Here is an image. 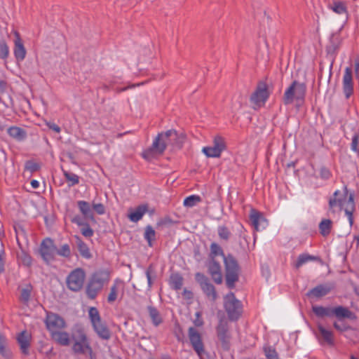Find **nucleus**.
<instances>
[{
    "mask_svg": "<svg viewBox=\"0 0 359 359\" xmlns=\"http://www.w3.org/2000/svg\"><path fill=\"white\" fill-rule=\"evenodd\" d=\"M217 256L223 258L225 267V283L229 289H233L239 280L241 268L236 258L231 254L224 255L222 248L216 243L210 245V259H217Z\"/></svg>",
    "mask_w": 359,
    "mask_h": 359,
    "instance_id": "nucleus-1",
    "label": "nucleus"
},
{
    "mask_svg": "<svg viewBox=\"0 0 359 359\" xmlns=\"http://www.w3.org/2000/svg\"><path fill=\"white\" fill-rule=\"evenodd\" d=\"M187 139L184 133H180L176 130L171 129L164 133H160L153 142V148L158 151L159 154H163L168 146L173 149H180Z\"/></svg>",
    "mask_w": 359,
    "mask_h": 359,
    "instance_id": "nucleus-2",
    "label": "nucleus"
},
{
    "mask_svg": "<svg viewBox=\"0 0 359 359\" xmlns=\"http://www.w3.org/2000/svg\"><path fill=\"white\" fill-rule=\"evenodd\" d=\"M306 91V86L304 83L294 81L283 96V104L288 105L295 102L297 107L301 106L304 103Z\"/></svg>",
    "mask_w": 359,
    "mask_h": 359,
    "instance_id": "nucleus-3",
    "label": "nucleus"
},
{
    "mask_svg": "<svg viewBox=\"0 0 359 359\" xmlns=\"http://www.w3.org/2000/svg\"><path fill=\"white\" fill-rule=\"evenodd\" d=\"M88 316L93 328L100 338L108 340L111 337V332L105 323L102 322L100 313L96 307H90Z\"/></svg>",
    "mask_w": 359,
    "mask_h": 359,
    "instance_id": "nucleus-4",
    "label": "nucleus"
},
{
    "mask_svg": "<svg viewBox=\"0 0 359 359\" xmlns=\"http://www.w3.org/2000/svg\"><path fill=\"white\" fill-rule=\"evenodd\" d=\"M224 307L230 320H237L242 315L243 306L233 292H230L224 297Z\"/></svg>",
    "mask_w": 359,
    "mask_h": 359,
    "instance_id": "nucleus-5",
    "label": "nucleus"
},
{
    "mask_svg": "<svg viewBox=\"0 0 359 359\" xmlns=\"http://www.w3.org/2000/svg\"><path fill=\"white\" fill-rule=\"evenodd\" d=\"M217 337L221 347L224 351H229L231 346V335L229 331L228 321L221 318L216 327Z\"/></svg>",
    "mask_w": 359,
    "mask_h": 359,
    "instance_id": "nucleus-6",
    "label": "nucleus"
},
{
    "mask_svg": "<svg viewBox=\"0 0 359 359\" xmlns=\"http://www.w3.org/2000/svg\"><path fill=\"white\" fill-rule=\"evenodd\" d=\"M44 323L50 334L66 327L64 318L58 314L52 312H47Z\"/></svg>",
    "mask_w": 359,
    "mask_h": 359,
    "instance_id": "nucleus-7",
    "label": "nucleus"
},
{
    "mask_svg": "<svg viewBox=\"0 0 359 359\" xmlns=\"http://www.w3.org/2000/svg\"><path fill=\"white\" fill-rule=\"evenodd\" d=\"M85 276V273L81 269L72 271L67 278L68 288L75 292L80 290L83 285Z\"/></svg>",
    "mask_w": 359,
    "mask_h": 359,
    "instance_id": "nucleus-8",
    "label": "nucleus"
},
{
    "mask_svg": "<svg viewBox=\"0 0 359 359\" xmlns=\"http://www.w3.org/2000/svg\"><path fill=\"white\" fill-rule=\"evenodd\" d=\"M56 250L57 247L51 238H46L41 242L39 252L46 264H49L55 259Z\"/></svg>",
    "mask_w": 359,
    "mask_h": 359,
    "instance_id": "nucleus-9",
    "label": "nucleus"
},
{
    "mask_svg": "<svg viewBox=\"0 0 359 359\" xmlns=\"http://www.w3.org/2000/svg\"><path fill=\"white\" fill-rule=\"evenodd\" d=\"M195 278L199 283L205 295L212 301L215 302L217 298V294L215 286L210 282L208 278L198 272L196 273Z\"/></svg>",
    "mask_w": 359,
    "mask_h": 359,
    "instance_id": "nucleus-10",
    "label": "nucleus"
},
{
    "mask_svg": "<svg viewBox=\"0 0 359 359\" xmlns=\"http://www.w3.org/2000/svg\"><path fill=\"white\" fill-rule=\"evenodd\" d=\"M269 97L268 88L265 83L258 84L255 91L250 96V102L256 107L263 105Z\"/></svg>",
    "mask_w": 359,
    "mask_h": 359,
    "instance_id": "nucleus-11",
    "label": "nucleus"
},
{
    "mask_svg": "<svg viewBox=\"0 0 359 359\" xmlns=\"http://www.w3.org/2000/svg\"><path fill=\"white\" fill-rule=\"evenodd\" d=\"M188 334L194 350L198 355H201L204 352V346L201 334L196 328L191 327L189 328Z\"/></svg>",
    "mask_w": 359,
    "mask_h": 359,
    "instance_id": "nucleus-12",
    "label": "nucleus"
},
{
    "mask_svg": "<svg viewBox=\"0 0 359 359\" xmlns=\"http://www.w3.org/2000/svg\"><path fill=\"white\" fill-rule=\"evenodd\" d=\"M208 271L213 281L217 284L222 283V267L217 259H210L207 264Z\"/></svg>",
    "mask_w": 359,
    "mask_h": 359,
    "instance_id": "nucleus-13",
    "label": "nucleus"
},
{
    "mask_svg": "<svg viewBox=\"0 0 359 359\" xmlns=\"http://www.w3.org/2000/svg\"><path fill=\"white\" fill-rule=\"evenodd\" d=\"M343 92L346 99L349 98L353 93V81L352 68L346 67L343 76Z\"/></svg>",
    "mask_w": 359,
    "mask_h": 359,
    "instance_id": "nucleus-14",
    "label": "nucleus"
},
{
    "mask_svg": "<svg viewBox=\"0 0 359 359\" xmlns=\"http://www.w3.org/2000/svg\"><path fill=\"white\" fill-rule=\"evenodd\" d=\"M334 284L332 283L318 285L310 290L306 293V296L309 297H314L316 298H320L327 295L334 288Z\"/></svg>",
    "mask_w": 359,
    "mask_h": 359,
    "instance_id": "nucleus-15",
    "label": "nucleus"
},
{
    "mask_svg": "<svg viewBox=\"0 0 359 359\" xmlns=\"http://www.w3.org/2000/svg\"><path fill=\"white\" fill-rule=\"evenodd\" d=\"M319 331V340L321 344H327L329 346H333L334 344L333 332L330 330L326 329L322 325H318Z\"/></svg>",
    "mask_w": 359,
    "mask_h": 359,
    "instance_id": "nucleus-16",
    "label": "nucleus"
},
{
    "mask_svg": "<svg viewBox=\"0 0 359 359\" xmlns=\"http://www.w3.org/2000/svg\"><path fill=\"white\" fill-rule=\"evenodd\" d=\"M30 334L27 331H22L17 337L18 343L20 345L22 353L25 355L29 354L30 346Z\"/></svg>",
    "mask_w": 359,
    "mask_h": 359,
    "instance_id": "nucleus-17",
    "label": "nucleus"
},
{
    "mask_svg": "<svg viewBox=\"0 0 359 359\" xmlns=\"http://www.w3.org/2000/svg\"><path fill=\"white\" fill-rule=\"evenodd\" d=\"M72 350L76 354L88 353L90 358H93V349L90 346L88 340L82 342L74 343Z\"/></svg>",
    "mask_w": 359,
    "mask_h": 359,
    "instance_id": "nucleus-18",
    "label": "nucleus"
},
{
    "mask_svg": "<svg viewBox=\"0 0 359 359\" xmlns=\"http://www.w3.org/2000/svg\"><path fill=\"white\" fill-rule=\"evenodd\" d=\"M16 39L15 40L14 55L17 60L22 61L26 56V49L20 39V35L15 32Z\"/></svg>",
    "mask_w": 359,
    "mask_h": 359,
    "instance_id": "nucleus-19",
    "label": "nucleus"
},
{
    "mask_svg": "<svg viewBox=\"0 0 359 359\" xmlns=\"http://www.w3.org/2000/svg\"><path fill=\"white\" fill-rule=\"evenodd\" d=\"M333 311V316H335L339 320L344 318H355V316L353 312H351L348 308L342 306L334 307Z\"/></svg>",
    "mask_w": 359,
    "mask_h": 359,
    "instance_id": "nucleus-20",
    "label": "nucleus"
},
{
    "mask_svg": "<svg viewBox=\"0 0 359 359\" xmlns=\"http://www.w3.org/2000/svg\"><path fill=\"white\" fill-rule=\"evenodd\" d=\"M77 205L84 219L95 222V219L94 217L93 210L88 202L84 201H79L77 202Z\"/></svg>",
    "mask_w": 359,
    "mask_h": 359,
    "instance_id": "nucleus-21",
    "label": "nucleus"
},
{
    "mask_svg": "<svg viewBox=\"0 0 359 359\" xmlns=\"http://www.w3.org/2000/svg\"><path fill=\"white\" fill-rule=\"evenodd\" d=\"M334 307H325L322 306H313L312 311L318 318L333 317Z\"/></svg>",
    "mask_w": 359,
    "mask_h": 359,
    "instance_id": "nucleus-22",
    "label": "nucleus"
},
{
    "mask_svg": "<svg viewBox=\"0 0 359 359\" xmlns=\"http://www.w3.org/2000/svg\"><path fill=\"white\" fill-rule=\"evenodd\" d=\"M147 210L148 205L146 204L138 205L134 211L131 212L128 215V218L133 222H137L142 218L143 215L147 212Z\"/></svg>",
    "mask_w": 359,
    "mask_h": 359,
    "instance_id": "nucleus-23",
    "label": "nucleus"
},
{
    "mask_svg": "<svg viewBox=\"0 0 359 359\" xmlns=\"http://www.w3.org/2000/svg\"><path fill=\"white\" fill-rule=\"evenodd\" d=\"M50 335L52 339L60 345L69 346L70 344L69 335L66 332H62L60 330L55 333H52Z\"/></svg>",
    "mask_w": 359,
    "mask_h": 359,
    "instance_id": "nucleus-24",
    "label": "nucleus"
},
{
    "mask_svg": "<svg viewBox=\"0 0 359 359\" xmlns=\"http://www.w3.org/2000/svg\"><path fill=\"white\" fill-rule=\"evenodd\" d=\"M123 282L121 280H116L114 285L110 288V292L107 297L109 303L115 302L117 299L118 291L121 288H123Z\"/></svg>",
    "mask_w": 359,
    "mask_h": 359,
    "instance_id": "nucleus-25",
    "label": "nucleus"
},
{
    "mask_svg": "<svg viewBox=\"0 0 359 359\" xmlns=\"http://www.w3.org/2000/svg\"><path fill=\"white\" fill-rule=\"evenodd\" d=\"M74 238L76 240V243L80 255L86 259L91 258L92 255L88 245L81 240L79 236H75Z\"/></svg>",
    "mask_w": 359,
    "mask_h": 359,
    "instance_id": "nucleus-26",
    "label": "nucleus"
},
{
    "mask_svg": "<svg viewBox=\"0 0 359 359\" xmlns=\"http://www.w3.org/2000/svg\"><path fill=\"white\" fill-rule=\"evenodd\" d=\"M355 210V203L353 195L351 194L348 196V198L347 202L346 203V207L344 208L345 214L348 216L350 226H352L353 224V213Z\"/></svg>",
    "mask_w": 359,
    "mask_h": 359,
    "instance_id": "nucleus-27",
    "label": "nucleus"
},
{
    "mask_svg": "<svg viewBox=\"0 0 359 359\" xmlns=\"http://www.w3.org/2000/svg\"><path fill=\"white\" fill-rule=\"evenodd\" d=\"M90 279L103 287L104 284L109 279V273L106 270H100L95 272Z\"/></svg>",
    "mask_w": 359,
    "mask_h": 359,
    "instance_id": "nucleus-28",
    "label": "nucleus"
},
{
    "mask_svg": "<svg viewBox=\"0 0 359 359\" xmlns=\"http://www.w3.org/2000/svg\"><path fill=\"white\" fill-rule=\"evenodd\" d=\"M102 288V287L101 285L97 284L90 279L86 287V294L88 297L90 299H94Z\"/></svg>",
    "mask_w": 359,
    "mask_h": 359,
    "instance_id": "nucleus-29",
    "label": "nucleus"
},
{
    "mask_svg": "<svg viewBox=\"0 0 359 359\" xmlns=\"http://www.w3.org/2000/svg\"><path fill=\"white\" fill-rule=\"evenodd\" d=\"M309 261H316V262H319L322 263V260L319 257L310 255L309 254L304 253V254L300 255L298 257L296 263L294 264V267L297 269H299L304 264H305Z\"/></svg>",
    "mask_w": 359,
    "mask_h": 359,
    "instance_id": "nucleus-30",
    "label": "nucleus"
},
{
    "mask_svg": "<svg viewBox=\"0 0 359 359\" xmlns=\"http://www.w3.org/2000/svg\"><path fill=\"white\" fill-rule=\"evenodd\" d=\"M340 193V191L339 190H337L334 194H333V198H331L330 200H329V209L330 211H332V212L334 213L336 211H335V208L337 206H339V210H341L343 207L344 206V203L343 201V200L341 198H337V196H338V194Z\"/></svg>",
    "mask_w": 359,
    "mask_h": 359,
    "instance_id": "nucleus-31",
    "label": "nucleus"
},
{
    "mask_svg": "<svg viewBox=\"0 0 359 359\" xmlns=\"http://www.w3.org/2000/svg\"><path fill=\"white\" fill-rule=\"evenodd\" d=\"M147 310L154 325L158 326L163 322V319L160 315L159 311L156 308L152 306H149L147 307Z\"/></svg>",
    "mask_w": 359,
    "mask_h": 359,
    "instance_id": "nucleus-32",
    "label": "nucleus"
},
{
    "mask_svg": "<svg viewBox=\"0 0 359 359\" xmlns=\"http://www.w3.org/2000/svg\"><path fill=\"white\" fill-rule=\"evenodd\" d=\"M250 219L252 224L257 231H259V223L265 221V219L262 217V214L255 209H251Z\"/></svg>",
    "mask_w": 359,
    "mask_h": 359,
    "instance_id": "nucleus-33",
    "label": "nucleus"
},
{
    "mask_svg": "<svg viewBox=\"0 0 359 359\" xmlns=\"http://www.w3.org/2000/svg\"><path fill=\"white\" fill-rule=\"evenodd\" d=\"M8 133L11 137L20 141L24 140L26 137L25 131L16 126L10 127L8 129Z\"/></svg>",
    "mask_w": 359,
    "mask_h": 359,
    "instance_id": "nucleus-34",
    "label": "nucleus"
},
{
    "mask_svg": "<svg viewBox=\"0 0 359 359\" xmlns=\"http://www.w3.org/2000/svg\"><path fill=\"white\" fill-rule=\"evenodd\" d=\"M332 222L329 219H325L319 224L320 233L323 236H327L330 234L332 229Z\"/></svg>",
    "mask_w": 359,
    "mask_h": 359,
    "instance_id": "nucleus-35",
    "label": "nucleus"
},
{
    "mask_svg": "<svg viewBox=\"0 0 359 359\" xmlns=\"http://www.w3.org/2000/svg\"><path fill=\"white\" fill-rule=\"evenodd\" d=\"M220 154L226 149V144L224 138L220 135H217L213 139V146Z\"/></svg>",
    "mask_w": 359,
    "mask_h": 359,
    "instance_id": "nucleus-36",
    "label": "nucleus"
},
{
    "mask_svg": "<svg viewBox=\"0 0 359 359\" xmlns=\"http://www.w3.org/2000/svg\"><path fill=\"white\" fill-rule=\"evenodd\" d=\"M32 286L27 285L25 288L21 290L20 300L25 304H27L31 297Z\"/></svg>",
    "mask_w": 359,
    "mask_h": 359,
    "instance_id": "nucleus-37",
    "label": "nucleus"
},
{
    "mask_svg": "<svg viewBox=\"0 0 359 359\" xmlns=\"http://www.w3.org/2000/svg\"><path fill=\"white\" fill-rule=\"evenodd\" d=\"M144 238L148 242L149 246H152V241L156 239V232L151 226L148 225L145 228Z\"/></svg>",
    "mask_w": 359,
    "mask_h": 359,
    "instance_id": "nucleus-38",
    "label": "nucleus"
},
{
    "mask_svg": "<svg viewBox=\"0 0 359 359\" xmlns=\"http://www.w3.org/2000/svg\"><path fill=\"white\" fill-rule=\"evenodd\" d=\"M170 284L173 289L178 290L182 287L183 278L179 274H172L170 276Z\"/></svg>",
    "mask_w": 359,
    "mask_h": 359,
    "instance_id": "nucleus-39",
    "label": "nucleus"
},
{
    "mask_svg": "<svg viewBox=\"0 0 359 359\" xmlns=\"http://www.w3.org/2000/svg\"><path fill=\"white\" fill-rule=\"evenodd\" d=\"M72 339L74 343L82 342L88 340L87 336L82 329H77L72 333Z\"/></svg>",
    "mask_w": 359,
    "mask_h": 359,
    "instance_id": "nucleus-40",
    "label": "nucleus"
},
{
    "mask_svg": "<svg viewBox=\"0 0 359 359\" xmlns=\"http://www.w3.org/2000/svg\"><path fill=\"white\" fill-rule=\"evenodd\" d=\"M0 102L6 107L11 108L13 106V101L8 92L0 94Z\"/></svg>",
    "mask_w": 359,
    "mask_h": 359,
    "instance_id": "nucleus-41",
    "label": "nucleus"
},
{
    "mask_svg": "<svg viewBox=\"0 0 359 359\" xmlns=\"http://www.w3.org/2000/svg\"><path fill=\"white\" fill-rule=\"evenodd\" d=\"M203 153L208 158H219L221 154L213 147H205L202 149Z\"/></svg>",
    "mask_w": 359,
    "mask_h": 359,
    "instance_id": "nucleus-42",
    "label": "nucleus"
},
{
    "mask_svg": "<svg viewBox=\"0 0 359 359\" xmlns=\"http://www.w3.org/2000/svg\"><path fill=\"white\" fill-rule=\"evenodd\" d=\"M64 175L67 181L69 183V186H74L79 184V177L74 173L69 172L66 170H63Z\"/></svg>",
    "mask_w": 359,
    "mask_h": 359,
    "instance_id": "nucleus-43",
    "label": "nucleus"
},
{
    "mask_svg": "<svg viewBox=\"0 0 359 359\" xmlns=\"http://www.w3.org/2000/svg\"><path fill=\"white\" fill-rule=\"evenodd\" d=\"M201 201V198L199 196L191 195L187 197L184 201V205L186 207H193L198 203Z\"/></svg>",
    "mask_w": 359,
    "mask_h": 359,
    "instance_id": "nucleus-44",
    "label": "nucleus"
},
{
    "mask_svg": "<svg viewBox=\"0 0 359 359\" xmlns=\"http://www.w3.org/2000/svg\"><path fill=\"white\" fill-rule=\"evenodd\" d=\"M264 352L267 359H279L278 353L272 346H264Z\"/></svg>",
    "mask_w": 359,
    "mask_h": 359,
    "instance_id": "nucleus-45",
    "label": "nucleus"
},
{
    "mask_svg": "<svg viewBox=\"0 0 359 359\" xmlns=\"http://www.w3.org/2000/svg\"><path fill=\"white\" fill-rule=\"evenodd\" d=\"M18 257L25 266H29L32 265V257L24 250L19 252Z\"/></svg>",
    "mask_w": 359,
    "mask_h": 359,
    "instance_id": "nucleus-46",
    "label": "nucleus"
},
{
    "mask_svg": "<svg viewBox=\"0 0 359 359\" xmlns=\"http://www.w3.org/2000/svg\"><path fill=\"white\" fill-rule=\"evenodd\" d=\"M9 55V48L4 39L0 41V58L6 59Z\"/></svg>",
    "mask_w": 359,
    "mask_h": 359,
    "instance_id": "nucleus-47",
    "label": "nucleus"
},
{
    "mask_svg": "<svg viewBox=\"0 0 359 359\" xmlns=\"http://www.w3.org/2000/svg\"><path fill=\"white\" fill-rule=\"evenodd\" d=\"M56 253L64 257H69L71 255L70 247L68 244H64L60 249L57 248Z\"/></svg>",
    "mask_w": 359,
    "mask_h": 359,
    "instance_id": "nucleus-48",
    "label": "nucleus"
},
{
    "mask_svg": "<svg viewBox=\"0 0 359 359\" xmlns=\"http://www.w3.org/2000/svg\"><path fill=\"white\" fill-rule=\"evenodd\" d=\"M218 235L219 238L224 241H228L231 236V232L229 230L224 226L218 227Z\"/></svg>",
    "mask_w": 359,
    "mask_h": 359,
    "instance_id": "nucleus-49",
    "label": "nucleus"
},
{
    "mask_svg": "<svg viewBox=\"0 0 359 359\" xmlns=\"http://www.w3.org/2000/svg\"><path fill=\"white\" fill-rule=\"evenodd\" d=\"M358 145H359V133H355L353 136V138H352L351 148L353 151H355L358 154L359 153V146Z\"/></svg>",
    "mask_w": 359,
    "mask_h": 359,
    "instance_id": "nucleus-50",
    "label": "nucleus"
},
{
    "mask_svg": "<svg viewBox=\"0 0 359 359\" xmlns=\"http://www.w3.org/2000/svg\"><path fill=\"white\" fill-rule=\"evenodd\" d=\"M25 170L29 171L31 173H33L39 170L40 165H39V164H38L32 161H28L25 163Z\"/></svg>",
    "mask_w": 359,
    "mask_h": 359,
    "instance_id": "nucleus-51",
    "label": "nucleus"
},
{
    "mask_svg": "<svg viewBox=\"0 0 359 359\" xmlns=\"http://www.w3.org/2000/svg\"><path fill=\"white\" fill-rule=\"evenodd\" d=\"M0 353L6 358H8L10 356L9 352L6 348V339L1 334H0Z\"/></svg>",
    "mask_w": 359,
    "mask_h": 359,
    "instance_id": "nucleus-52",
    "label": "nucleus"
},
{
    "mask_svg": "<svg viewBox=\"0 0 359 359\" xmlns=\"http://www.w3.org/2000/svg\"><path fill=\"white\" fill-rule=\"evenodd\" d=\"M82 226L83 227L81 229V232L83 236L86 238H90L93 236L94 231L93 229L90 228V225L88 223L85 224Z\"/></svg>",
    "mask_w": 359,
    "mask_h": 359,
    "instance_id": "nucleus-53",
    "label": "nucleus"
},
{
    "mask_svg": "<svg viewBox=\"0 0 359 359\" xmlns=\"http://www.w3.org/2000/svg\"><path fill=\"white\" fill-rule=\"evenodd\" d=\"M154 153L158 154V151L156 149L153 148V144H152L150 148H149L148 149L145 150L142 153V157L144 159H146L147 161H149L153 157V154Z\"/></svg>",
    "mask_w": 359,
    "mask_h": 359,
    "instance_id": "nucleus-54",
    "label": "nucleus"
},
{
    "mask_svg": "<svg viewBox=\"0 0 359 359\" xmlns=\"http://www.w3.org/2000/svg\"><path fill=\"white\" fill-rule=\"evenodd\" d=\"M332 10L338 14H342L346 12V7L344 4L341 2L335 3L334 4Z\"/></svg>",
    "mask_w": 359,
    "mask_h": 359,
    "instance_id": "nucleus-55",
    "label": "nucleus"
},
{
    "mask_svg": "<svg viewBox=\"0 0 359 359\" xmlns=\"http://www.w3.org/2000/svg\"><path fill=\"white\" fill-rule=\"evenodd\" d=\"M154 273V271L152 266H149L146 271V276H147L148 285H149V288L152 285L151 273Z\"/></svg>",
    "mask_w": 359,
    "mask_h": 359,
    "instance_id": "nucleus-56",
    "label": "nucleus"
},
{
    "mask_svg": "<svg viewBox=\"0 0 359 359\" xmlns=\"http://www.w3.org/2000/svg\"><path fill=\"white\" fill-rule=\"evenodd\" d=\"M93 210L99 215H103L105 212V208L102 203L93 204Z\"/></svg>",
    "mask_w": 359,
    "mask_h": 359,
    "instance_id": "nucleus-57",
    "label": "nucleus"
},
{
    "mask_svg": "<svg viewBox=\"0 0 359 359\" xmlns=\"http://www.w3.org/2000/svg\"><path fill=\"white\" fill-rule=\"evenodd\" d=\"M354 73L357 79H359V56L354 59Z\"/></svg>",
    "mask_w": 359,
    "mask_h": 359,
    "instance_id": "nucleus-58",
    "label": "nucleus"
},
{
    "mask_svg": "<svg viewBox=\"0 0 359 359\" xmlns=\"http://www.w3.org/2000/svg\"><path fill=\"white\" fill-rule=\"evenodd\" d=\"M320 174V177L325 180L328 179L331 175L330 170L326 168H321Z\"/></svg>",
    "mask_w": 359,
    "mask_h": 359,
    "instance_id": "nucleus-59",
    "label": "nucleus"
},
{
    "mask_svg": "<svg viewBox=\"0 0 359 359\" xmlns=\"http://www.w3.org/2000/svg\"><path fill=\"white\" fill-rule=\"evenodd\" d=\"M333 326L339 332H344L348 329V327L346 326L345 324L339 325L337 322H334L333 323Z\"/></svg>",
    "mask_w": 359,
    "mask_h": 359,
    "instance_id": "nucleus-60",
    "label": "nucleus"
},
{
    "mask_svg": "<svg viewBox=\"0 0 359 359\" xmlns=\"http://www.w3.org/2000/svg\"><path fill=\"white\" fill-rule=\"evenodd\" d=\"M72 222L76 224L78 226H83L85 224H86V222H84L83 219L79 215L74 217L72 219Z\"/></svg>",
    "mask_w": 359,
    "mask_h": 359,
    "instance_id": "nucleus-61",
    "label": "nucleus"
},
{
    "mask_svg": "<svg viewBox=\"0 0 359 359\" xmlns=\"http://www.w3.org/2000/svg\"><path fill=\"white\" fill-rule=\"evenodd\" d=\"M8 92V83L6 81H0V94L2 93Z\"/></svg>",
    "mask_w": 359,
    "mask_h": 359,
    "instance_id": "nucleus-62",
    "label": "nucleus"
},
{
    "mask_svg": "<svg viewBox=\"0 0 359 359\" xmlns=\"http://www.w3.org/2000/svg\"><path fill=\"white\" fill-rule=\"evenodd\" d=\"M47 126L49 128V129H51L56 133L60 132V128L54 123L48 122L47 123Z\"/></svg>",
    "mask_w": 359,
    "mask_h": 359,
    "instance_id": "nucleus-63",
    "label": "nucleus"
},
{
    "mask_svg": "<svg viewBox=\"0 0 359 359\" xmlns=\"http://www.w3.org/2000/svg\"><path fill=\"white\" fill-rule=\"evenodd\" d=\"M196 319L194 321V325L196 327H201L203 325V321L200 318V313L197 312L196 313Z\"/></svg>",
    "mask_w": 359,
    "mask_h": 359,
    "instance_id": "nucleus-64",
    "label": "nucleus"
}]
</instances>
